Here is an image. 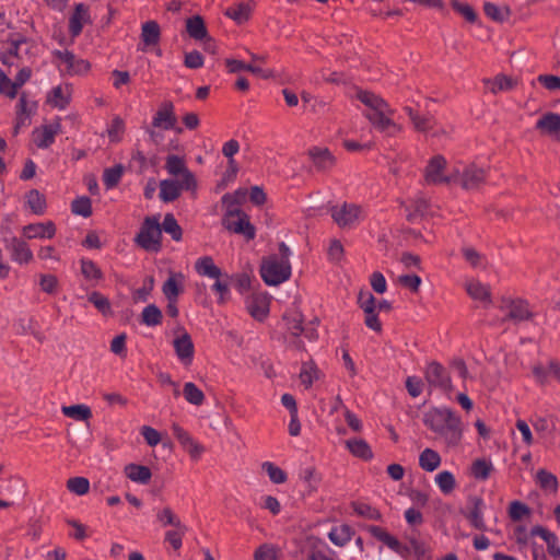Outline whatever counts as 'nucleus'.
<instances>
[{
	"label": "nucleus",
	"instance_id": "obj_28",
	"mask_svg": "<svg viewBox=\"0 0 560 560\" xmlns=\"http://www.w3.org/2000/svg\"><path fill=\"white\" fill-rule=\"evenodd\" d=\"M27 42L25 36L16 35L11 36L7 43L8 49L0 54V60L4 66H13V59L19 57L20 48Z\"/></svg>",
	"mask_w": 560,
	"mask_h": 560
},
{
	"label": "nucleus",
	"instance_id": "obj_23",
	"mask_svg": "<svg viewBox=\"0 0 560 560\" xmlns=\"http://www.w3.org/2000/svg\"><path fill=\"white\" fill-rule=\"evenodd\" d=\"M176 122V117L173 112L171 103L163 104L153 117L152 125L155 128L170 130L173 129Z\"/></svg>",
	"mask_w": 560,
	"mask_h": 560
},
{
	"label": "nucleus",
	"instance_id": "obj_50",
	"mask_svg": "<svg viewBox=\"0 0 560 560\" xmlns=\"http://www.w3.org/2000/svg\"><path fill=\"white\" fill-rule=\"evenodd\" d=\"M142 323L149 327H154L161 324L162 322V312L154 304H149L145 306L141 314Z\"/></svg>",
	"mask_w": 560,
	"mask_h": 560
},
{
	"label": "nucleus",
	"instance_id": "obj_46",
	"mask_svg": "<svg viewBox=\"0 0 560 560\" xmlns=\"http://www.w3.org/2000/svg\"><path fill=\"white\" fill-rule=\"evenodd\" d=\"M486 84L492 93H499L513 89L515 82L510 77L499 74L492 80H487Z\"/></svg>",
	"mask_w": 560,
	"mask_h": 560
},
{
	"label": "nucleus",
	"instance_id": "obj_5",
	"mask_svg": "<svg viewBox=\"0 0 560 560\" xmlns=\"http://www.w3.org/2000/svg\"><path fill=\"white\" fill-rule=\"evenodd\" d=\"M459 166H451L442 155L430 159L424 170V180L431 185H450L459 179Z\"/></svg>",
	"mask_w": 560,
	"mask_h": 560
},
{
	"label": "nucleus",
	"instance_id": "obj_53",
	"mask_svg": "<svg viewBox=\"0 0 560 560\" xmlns=\"http://www.w3.org/2000/svg\"><path fill=\"white\" fill-rule=\"evenodd\" d=\"M262 470L268 475L270 481L275 485H281L287 481V474L283 469L271 462H265L261 465Z\"/></svg>",
	"mask_w": 560,
	"mask_h": 560
},
{
	"label": "nucleus",
	"instance_id": "obj_21",
	"mask_svg": "<svg viewBox=\"0 0 560 560\" xmlns=\"http://www.w3.org/2000/svg\"><path fill=\"white\" fill-rule=\"evenodd\" d=\"M536 129L541 133L560 139V115L546 113L536 122Z\"/></svg>",
	"mask_w": 560,
	"mask_h": 560
},
{
	"label": "nucleus",
	"instance_id": "obj_47",
	"mask_svg": "<svg viewBox=\"0 0 560 560\" xmlns=\"http://www.w3.org/2000/svg\"><path fill=\"white\" fill-rule=\"evenodd\" d=\"M162 231L170 234L171 237L178 242L182 240L183 231L172 213H166L161 224Z\"/></svg>",
	"mask_w": 560,
	"mask_h": 560
},
{
	"label": "nucleus",
	"instance_id": "obj_26",
	"mask_svg": "<svg viewBox=\"0 0 560 560\" xmlns=\"http://www.w3.org/2000/svg\"><path fill=\"white\" fill-rule=\"evenodd\" d=\"M405 110H406L407 115L409 116V118L413 125V128L417 131L423 132L427 136H432V137L438 136V132L435 130H433L434 121L431 117L420 116L411 107H408V106L405 107Z\"/></svg>",
	"mask_w": 560,
	"mask_h": 560
},
{
	"label": "nucleus",
	"instance_id": "obj_30",
	"mask_svg": "<svg viewBox=\"0 0 560 560\" xmlns=\"http://www.w3.org/2000/svg\"><path fill=\"white\" fill-rule=\"evenodd\" d=\"M533 374L539 384H546L550 378L560 382V364L552 361L547 366L536 365L533 369Z\"/></svg>",
	"mask_w": 560,
	"mask_h": 560
},
{
	"label": "nucleus",
	"instance_id": "obj_19",
	"mask_svg": "<svg viewBox=\"0 0 560 560\" xmlns=\"http://www.w3.org/2000/svg\"><path fill=\"white\" fill-rule=\"evenodd\" d=\"M425 378L430 385L442 389H448L451 387V380L445 369L436 363L432 362L427 366Z\"/></svg>",
	"mask_w": 560,
	"mask_h": 560
},
{
	"label": "nucleus",
	"instance_id": "obj_17",
	"mask_svg": "<svg viewBox=\"0 0 560 560\" xmlns=\"http://www.w3.org/2000/svg\"><path fill=\"white\" fill-rule=\"evenodd\" d=\"M530 534L540 537L546 542L547 551L551 558L560 560V540L553 532L544 526L536 525L532 528Z\"/></svg>",
	"mask_w": 560,
	"mask_h": 560
},
{
	"label": "nucleus",
	"instance_id": "obj_7",
	"mask_svg": "<svg viewBox=\"0 0 560 560\" xmlns=\"http://www.w3.org/2000/svg\"><path fill=\"white\" fill-rule=\"evenodd\" d=\"M331 217L341 229L357 226L366 215L364 209L354 203H343L331 208Z\"/></svg>",
	"mask_w": 560,
	"mask_h": 560
},
{
	"label": "nucleus",
	"instance_id": "obj_52",
	"mask_svg": "<svg viewBox=\"0 0 560 560\" xmlns=\"http://www.w3.org/2000/svg\"><path fill=\"white\" fill-rule=\"evenodd\" d=\"M282 324L285 331L293 337H299L303 331L302 319L299 314L284 315Z\"/></svg>",
	"mask_w": 560,
	"mask_h": 560
},
{
	"label": "nucleus",
	"instance_id": "obj_59",
	"mask_svg": "<svg viewBox=\"0 0 560 560\" xmlns=\"http://www.w3.org/2000/svg\"><path fill=\"white\" fill-rule=\"evenodd\" d=\"M70 492L77 495H84L90 490V481L84 477H73L67 482Z\"/></svg>",
	"mask_w": 560,
	"mask_h": 560
},
{
	"label": "nucleus",
	"instance_id": "obj_37",
	"mask_svg": "<svg viewBox=\"0 0 560 560\" xmlns=\"http://www.w3.org/2000/svg\"><path fill=\"white\" fill-rule=\"evenodd\" d=\"M186 30L189 36L196 40L206 39L208 36L205 22L199 15L191 16L186 21Z\"/></svg>",
	"mask_w": 560,
	"mask_h": 560
},
{
	"label": "nucleus",
	"instance_id": "obj_1",
	"mask_svg": "<svg viewBox=\"0 0 560 560\" xmlns=\"http://www.w3.org/2000/svg\"><path fill=\"white\" fill-rule=\"evenodd\" d=\"M423 423L447 448L459 446L464 428L460 418L450 408H431L423 413Z\"/></svg>",
	"mask_w": 560,
	"mask_h": 560
},
{
	"label": "nucleus",
	"instance_id": "obj_25",
	"mask_svg": "<svg viewBox=\"0 0 560 560\" xmlns=\"http://www.w3.org/2000/svg\"><path fill=\"white\" fill-rule=\"evenodd\" d=\"M185 190L183 182L178 179H163L160 182V198L164 202H172Z\"/></svg>",
	"mask_w": 560,
	"mask_h": 560
},
{
	"label": "nucleus",
	"instance_id": "obj_44",
	"mask_svg": "<svg viewBox=\"0 0 560 560\" xmlns=\"http://www.w3.org/2000/svg\"><path fill=\"white\" fill-rule=\"evenodd\" d=\"M434 481L442 493L450 494L456 487V480L453 472L448 470L440 471L435 475Z\"/></svg>",
	"mask_w": 560,
	"mask_h": 560
},
{
	"label": "nucleus",
	"instance_id": "obj_42",
	"mask_svg": "<svg viewBox=\"0 0 560 560\" xmlns=\"http://www.w3.org/2000/svg\"><path fill=\"white\" fill-rule=\"evenodd\" d=\"M467 293L476 301L482 302V303H489L490 302V293L489 289L476 280H470L466 284Z\"/></svg>",
	"mask_w": 560,
	"mask_h": 560
},
{
	"label": "nucleus",
	"instance_id": "obj_32",
	"mask_svg": "<svg viewBox=\"0 0 560 560\" xmlns=\"http://www.w3.org/2000/svg\"><path fill=\"white\" fill-rule=\"evenodd\" d=\"M346 447L354 457L362 460H371L374 456L371 446L363 439H350L346 442Z\"/></svg>",
	"mask_w": 560,
	"mask_h": 560
},
{
	"label": "nucleus",
	"instance_id": "obj_61",
	"mask_svg": "<svg viewBox=\"0 0 560 560\" xmlns=\"http://www.w3.org/2000/svg\"><path fill=\"white\" fill-rule=\"evenodd\" d=\"M451 3L453 9L459 13L467 22L475 23L477 21V13L470 4L460 2L458 0H452Z\"/></svg>",
	"mask_w": 560,
	"mask_h": 560
},
{
	"label": "nucleus",
	"instance_id": "obj_18",
	"mask_svg": "<svg viewBox=\"0 0 560 560\" xmlns=\"http://www.w3.org/2000/svg\"><path fill=\"white\" fill-rule=\"evenodd\" d=\"M23 236L27 240H46L52 238L56 234V226L51 221L31 223L22 229Z\"/></svg>",
	"mask_w": 560,
	"mask_h": 560
},
{
	"label": "nucleus",
	"instance_id": "obj_41",
	"mask_svg": "<svg viewBox=\"0 0 560 560\" xmlns=\"http://www.w3.org/2000/svg\"><path fill=\"white\" fill-rule=\"evenodd\" d=\"M61 411L66 417L72 418L77 421H86L92 417L90 407L83 404L63 406Z\"/></svg>",
	"mask_w": 560,
	"mask_h": 560
},
{
	"label": "nucleus",
	"instance_id": "obj_62",
	"mask_svg": "<svg viewBox=\"0 0 560 560\" xmlns=\"http://www.w3.org/2000/svg\"><path fill=\"white\" fill-rule=\"evenodd\" d=\"M530 509L521 501H513L509 508V516L512 521H522L523 518L529 516Z\"/></svg>",
	"mask_w": 560,
	"mask_h": 560
},
{
	"label": "nucleus",
	"instance_id": "obj_2",
	"mask_svg": "<svg viewBox=\"0 0 560 560\" xmlns=\"http://www.w3.org/2000/svg\"><path fill=\"white\" fill-rule=\"evenodd\" d=\"M358 100L365 106V117L378 131L394 136L401 131V126L393 119L395 110L380 96L369 91H358Z\"/></svg>",
	"mask_w": 560,
	"mask_h": 560
},
{
	"label": "nucleus",
	"instance_id": "obj_9",
	"mask_svg": "<svg viewBox=\"0 0 560 560\" xmlns=\"http://www.w3.org/2000/svg\"><path fill=\"white\" fill-rule=\"evenodd\" d=\"M172 346L178 362L185 368L190 366L195 359V345L191 336L184 328L175 331Z\"/></svg>",
	"mask_w": 560,
	"mask_h": 560
},
{
	"label": "nucleus",
	"instance_id": "obj_40",
	"mask_svg": "<svg viewBox=\"0 0 560 560\" xmlns=\"http://www.w3.org/2000/svg\"><path fill=\"white\" fill-rule=\"evenodd\" d=\"M80 264L81 272L85 280L90 281L92 284H96L98 281L103 279V272L94 261L86 258H82L80 260Z\"/></svg>",
	"mask_w": 560,
	"mask_h": 560
},
{
	"label": "nucleus",
	"instance_id": "obj_22",
	"mask_svg": "<svg viewBox=\"0 0 560 560\" xmlns=\"http://www.w3.org/2000/svg\"><path fill=\"white\" fill-rule=\"evenodd\" d=\"M161 38V30L155 21H147L141 26V42L145 51L150 47L156 46Z\"/></svg>",
	"mask_w": 560,
	"mask_h": 560
},
{
	"label": "nucleus",
	"instance_id": "obj_49",
	"mask_svg": "<svg viewBox=\"0 0 560 560\" xmlns=\"http://www.w3.org/2000/svg\"><path fill=\"white\" fill-rule=\"evenodd\" d=\"M319 372L313 362H305L302 364L300 371L301 383L306 387H311L313 383L318 378Z\"/></svg>",
	"mask_w": 560,
	"mask_h": 560
},
{
	"label": "nucleus",
	"instance_id": "obj_4",
	"mask_svg": "<svg viewBox=\"0 0 560 560\" xmlns=\"http://www.w3.org/2000/svg\"><path fill=\"white\" fill-rule=\"evenodd\" d=\"M232 195L225 194L222 197V202L228 205V209L222 218V225L230 232L243 235L246 240H253L256 235V230L249 221V217L240 208L234 207L232 203Z\"/></svg>",
	"mask_w": 560,
	"mask_h": 560
},
{
	"label": "nucleus",
	"instance_id": "obj_51",
	"mask_svg": "<svg viewBox=\"0 0 560 560\" xmlns=\"http://www.w3.org/2000/svg\"><path fill=\"white\" fill-rule=\"evenodd\" d=\"M483 10L486 15L495 22H504L510 16V9L508 7H499L491 2H486Z\"/></svg>",
	"mask_w": 560,
	"mask_h": 560
},
{
	"label": "nucleus",
	"instance_id": "obj_11",
	"mask_svg": "<svg viewBox=\"0 0 560 560\" xmlns=\"http://www.w3.org/2000/svg\"><path fill=\"white\" fill-rule=\"evenodd\" d=\"M3 245L10 253L13 262L22 266L33 261L34 254L25 241L16 236H10L3 238Z\"/></svg>",
	"mask_w": 560,
	"mask_h": 560
},
{
	"label": "nucleus",
	"instance_id": "obj_48",
	"mask_svg": "<svg viewBox=\"0 0 560 560\" xmlns=\"http://www.w3.org/2000/svg\"><path fill=\"white\" fill-rule=\"evenodd\" d=\"M183 394L186 401L194 406H200L205 400L202 390L192 382L185 383Z\"/></svg>",
	"mask_w": 560,
	"mask_h": 560
},
{
	"label": "nucleus",
	"instance_id": "obj_39",
	"mask_svg": "<svg viewBox=\"0 0 560 560\" xmlns=\"http://www.w3.org/2000/svg\"><path fill=\"white\" fill-rule=\"evenodd\" d=\"M310 156L318 168L327 170L334 165V156L327 149L313 148Z\"/></svg>",
	"mask_w": 560,
	"mask_h": 560
},
{
	"label": "nucleus",
	"instance_id": "obj_63",
	"mask_svg": "<svg viewBox=\"0 0 560 560\" xmlns=\"http://www.w3.org/2000/svg\"><path fill=\"white\" fill-rule=\"evenodd\" d=\"M537 482L539 483V486L547 490V491H551V492H555L558 488V481H557V478L555 475H552L551 472H548L544 469L539 470L537 472Z\"/></svg>",
	"mask_w": 560,
	"mask_h": 560
},
{
	"label": "nucleus",
	"instance_id": "obj_35",
	"mask_svg": "<svg viewBox=\"0 0 560 560\" xmlns=\"http://www.w3.org/2000/svg\"><path fill=\"white\" fill-rule=\"evenodd\" d=\"M352 536L353 530L347 524L334 526L328 533L329 540L338 547L346 546L352 539Z\"/></svg>",
	"mask_w": 560,
	"mask_h": 560
},
{
	"label": "nucleus",
	"instance_id": "obj_34",
	"mask_svg": "<svg viewBox=\"0 0 560 560\" xmlns=\"http://www.w3.org/2000/svg\"><path fill=\"white\" fill-rule=\"evenodd\" d=\"M125 474L131 481L147 485L151 479V470L149 467L137 464H129L125 467Z\"/></svg>",
	"mask_w": 560,
	"mask_h": 560
},
{
	"label": "nucleus",
	"instance_id": "obj_31",
	"mask_svg": "<svg viewBox=\"0 0 560 560\" xmlns=\"http://www.w3.org/2000/svg\"><path fill=\"white\" fill-rule=\"evenodd\" d=\"M255 7V2L253 0H248L245 2H238L234 7L229 8L225 14L235 21L237 24H242L250 18L253 9Z\"/></svg>",
	"mask_w": 560,
	"mask_h": 560
},
{
	"label": "nucleus",
	"instance_id": "obj_29",
	"mask_svg": "<svg viewBox=\"0 0 560 560\" xmlns=\"http://www.w3.org/2000/svg\"><path fill=\"white\" fill-rule=\"evenodd\" d=\"M195 270L201 277L219 279L222 276L221 269L214 264L212 257L202 256L195 262Z\"/></svg>",
	"mask_w": 560,
	"mask_h": 560
},
{
	"label": "nucleus",
	"instance_id": "obj_24",
	"mask_svg": "<svg viewBox=\"0 0 560 560\" xmlns=\"http://www.w3.org/2000/svg\"><path fill=\"white\" fill-rule=\"evenodd\" d=\"M225 65L228 67V70L232 73H236L240 71H249L253 74L261 78V79H268L272 75L271 71L265 68H261L259 66H255L253 63H245L237 59H226Z\"/></svg>",
	"mask_w": 560,
	"mask_h": 560
},
{
	"label": "nucleus",
	"instance_id": "obj_14",
	"mask_svg": "<svg viewBox=\"0 0 560 560\" xmlns=\"http://www.w3.org/2000/svg\"><path fill=\"white\" fill-rule=\"evenodd\" d=\"M92 22L90 8L84 3H77L74 10L69 18V33L72 37H78L84 25Z\"/></svg>",
	"mask_w": 560,
	"mask_h": 560
},
{
	"label": "nucleus",
	"instance_id": "obj_56",
	"mask_svg": "<svg viewBox=\"0 0 560 560\" xmlns=\"http://www.w3.org/2000/svg\"><path fill=\"white\" fill-rule=\"evenodd\" d=\"M156 520L162 526L177 527L183 525L180 518L168 506L163 508L156 513Z\"/></svg>",
	"mask_w": 560,
	"mask_h": 560
},
{
	"label": "nucleus",
	"instance_id": "obj_36",
	"mask_svg": "<svg viewBox=\"0 0 560 560\" xmlns=\"http://www.w3.org/2000/svg\"><path fill=\"white\" fill-rule=\"evenodd\" d=\"M470 525L481 532L487 530V525L483 518V502L481 499H475L474 505L467 514Z\"/></svg>",
	"mask_w": 560,
	"mask_h": 560
},
{
	"label": "nucleus",
	"instance_id": "obj_64",
	"mask_svg": "<svg viewBox=\"0 0 560 560\" xmlns=\"http://www.w3.org/2000/svg\"><path fill=\"white\" fill-rule=\"evenodd\" d=\"M88 299L103 315L112 312L109 300L100 292L93 291Z\"/></svg>",
	"mask_w": 560,
	"mask_h": 560
},
{
	"label": "nucleus",
	"instance_id": "obj_15",
	"mask_svg": "<svg viewBox=\"0 0 560 560\" xmlns=\"http://www.w3.org/2000/svg\"><path fill=\"white\" fill-rule=\"evenodd\" d=\"M459 179L456 184L460 185L464 189H475L483 183L486 178L485 170L476 165L459 166Z\"/></svg>",
	"mask_w": 560,
	"mask_h": 560
},
{
	"label": "nucleus",
	"instance_id": "obj_13",
	"mask_svg": "<svg viewBox=\"0 0 560 560\" xmlns=\"http://www.w3.org/2000/svg\"><path fill=\"white\" fill-rule=\"evenodd\" d=\"M249 314L257 320H264L270 310V298L267 293H253L246 300Z\"/></svg>",
	"mask_w": 560,
	"mask_h": 560
},
{
	"label": "nucleus",
	"instance_id": "obj_20",
	"mask_svg": "<svg viewBox=\"0 0 560 560\" xmlns=\"http://www.w3.org/2000/svg\"><path fill=\"white\" fill-rule=\"evenodd\" d=\"M72 97V85L69 83L59 84L51 89L47 96V102L58 109H65Z\"/></svg>",
	"mask_w": 560,
	"mask_h": 560
},
{
	"label": "nucleus",
	"instance_id": "obj_10",
	"mask_svg": "<svg viewBox=\"0 0 560 560\" xmlns=\"http://www.w3.org/2000/svg\"><path fill=\"white\" fill-rule=\"evenodd\" d=\"M52 55L59 60V69L68 75H83L90 70V62L78 58L69 50H55Z\"/></svg>",
	"mask_w": 560,
	"mask_h": 560
},
{
	"label": "nucleus",
	"instance_id": "obj_27",
	"mask_svg": "<svg viewBox=\"0 0 560 560\" xmlns=\"http://www.w3.org/2000/svg\"><path fill=\"white\" fill-rule=\"evenodd\" d=\"M184 275L180 272H173L162 285V292L167 301L177 300L183 290Z\"/></svg>",
	"mask_w": 560,
	"mask_h": 560
},
{
	"label": "nucleus",
	"instance_id": "obj_33",
	"mask_svg": "<svg viewBox=\"0 0 560 560\" xmlns=\"http://www.w3.org/2000/svg\"><path fill=\"white\" fill-rule=\"evenodd\" d=\"M441 463V455L433 448L427 447L419 454V466L427 472L436 470Z\"/></svg>",
	"mask_w": 560,
	"mask_h": 560
},
{
	"label": "nucleus",
	"instance_id": "obj_58",
	"mask_svg": "<svg viewBox=\"0 0 560 560\" xmlns=\"http://www.w3.org/2000/svg\"><path fill=\"white\" fill-rule=\"evenodd\" d=\"M187 532L185 524L174 527L172 530L165 533V541L168 542L175 550L180 549L183 545V537Z\"/></svg>",
	"mask_w": 560,
	"mask_h": 560
},
{
	"label": "nucleus",
	"instance_id": "obj_55",
	"mask_svg": "<svg viewBox=\"0 0 560 560\" xmlns=\"http://www.w3.org/2000/svg\"><path fill=\"white\" fill-rule=\"evenodd\" d=\"M124 174L122 165H115L113 167L106 168L103 174V183L107 189L114 188Z\"/></svg>",
	"mask_w": 560,
	"mask_h": 560
},
{
	"label": "nucleus",
	"instance_id": "obj_57",
	"mask_svg": "<svg viewBox=\"0 0 560 560\" xmlns=\"http://www.w3.org/2000/svg\"><path fill=\"white\" fill-rule=\"evenodd\" d=\"M107 136L110 142H118L121 140L122 135L125 132V122L124 120L115 116L112 121L108 124L106 129Z\"/></svg>",
	"mask_w": 560,
	"mask_h": 560
},
{
	"label": "nucleus",
	"instance_id": "obj_8",
	"mask_svg": "<svg viewBox=\"0 0 560 560\" xmlns=\"http://www.w3.org/2000/svg\"><path fill=\"white\" fill-rule=\"evenodd\" d=\"M165 168L167 173L183 182L185 190L196 192L197 179L192 172L186 166L185 160L178 155L171 154L166 158Z\"/></svg>",
	"mask_w": 560,
	"mask_h": 560
},
{
	"label": "nucleus",
	"instance_id": "obj_12",
	"mask_svg": "<svg viewBox=\"0 0 560 560\" xmlns=\"http://www.w3.org/2000/svg\"><path fill=\"white\" fill-rule=\"evenodd\" d=\"M61 131V119L56 118L49 124L42 125L33 130V141L39 149H47L54 142L57 135Z\"/></svg>",
	"mask_w": 560,
	"mask_h": 560
},
{
	"label": "nucleus",
	"instance_id": "obj_38",
	"mask_svg": "<svg viewBox=\"0 0 560 560\" xmlns=\"http://www.w3.org/2000/svg\"><path fill=\"white\" fill-rule=\"evenodd\" d=\"M375 537L381 540L384 545H386L389 549L395 551L400 556H405L407 552V548L400 544V541L394 537L393 535L380 529H373Z\"/></svg>",
	"mask_w": 560,
	"mask_h": 560
},
{
	"label": "nucleus",
	"instance_id": "obj_43",
	"mask_svg": "<svg viewBox=\"0 0 560 560\" xmlns=\"http://www.w3.org/2000/svg\"><path fill=\"white\" fill-rule=\"evenodd\" d=\"M26 202L34 214L40 215L46 211V199L38 190L32 189L26 194Z\"/></svg>",
	"mask_w": 560,
	"mask_h": 560
},
{
	"label": "nucleus",
	"instance_id": "obj_16",
	"mask_svg": "<svg viewBox=\"0 0 560 560\" xmlns=\"http://www.w3.org/2000/svg\"><path fill=\"white\" fill-rule=\"evenodd\" d=\"M172 431L175 438L178 440L180 445L189 453L191 458L199 459L205 448L199 444L187 431H185L178 424L172 425Z\"/></svg>",
	"mask_w": 560,
	"mask_h": 560
},
{
	"label": "nucleus",
	"instance_id": "obj_3",
	"mask_svg": "<svg viewBox=\"0 0 560 560\" xmlns=\"http://www.w3.org/2000/svg\"><path fill=\"white\" fill-rule=\"evenodd\" d=\"M290 248L285 243H280L277 254L268 256L261 264L260 275L268 285H278L291 277Z\"/></svg>",
	"mask_w": 560,
	"mask_h": 560
},
{
	"label": "nucleus",
	"instance_id": "obj_6",
	"mask_svg": "<svg viewBox=\"0 0 560 560\" xmlns=\"http://www.w3.org/2000/svg\"><path fill=\"white\" fill-rule=\"evenodd\" d=\"M162 229L159 217H147L137 234L135 242L149 252H159L161 248Z\"/></svg>",
	"mask_w": 560,
	"mask_h": 560
},
{
	"label": "nucleus",
	"instance_id": "obj_45",
	"mask_svg": "<svg viewBox=\"0 0 560 560\" xmlns=\"http://www.w3.org/2000/svg\"><path fill=\"white\" fill-rule=\"evenodd\" d=\"M493 465L490 459L478 458L471 465V475L478 480H486L489 478Z\"/></svg>",
	"mask_w": 560,
	"mask_h": 560
},
{
	"label": "nucleus",
	"instance_id": "obj_60",
	"mask_svg": "<svg viewBox=\"0 0 560 560\" xmlns=\"http://www.w3.org/2000/svg\"><path fill=\"white\" fill-rule=\"evenodd\" d=\"M71 210L74 214L88 218L92 214L91 200L88 197H79L72 201Z\"/></svg>",
	"mask_w": 560,
	"mask_h": 560
},
{
	"label": "nucleus",
	"instance_id": "obj_54",
	"mask_svg": "<svg viewBox=\"0 0 560 560\" xmlns=\"http://www.w3.org/2000/svg\"><path fill=\"white\" fill-rule=\"evenodd\" d=\"M509 317L514 322L526 320L530 317L528 305L524 301H515L511 304Z\"/></svg>",
	"mask_w": 560,
	"mask_h": 560
}]
</instances>
